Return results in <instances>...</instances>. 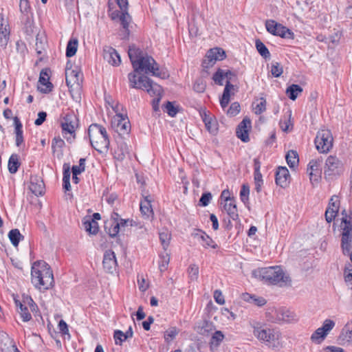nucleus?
Here are the masks:
<instances>
[{
  "label": "nucleus",
  "mask_w": 352,
  "mask_h": 352,
  "mask_svg": "<svg viewBox=\"0 0 352 352\" xmlns=\"http://www.w3.org/2000/svg\"><path fill=\"white\" fill-rule=\"evenodd\" d=\"M112 127L119 135L128 134L131 129L130 122L122 114L117 113L111 122Z\"/></svg>",
  "instance_id": "f8f14e48"
},
{
  "label": "nucleus",
  "mask_w": 352,
  "mask_h": 352,
  "mask_svg": "<svg viewBox=\"0 0 352 352\" xmlns=\"http://www.w3.org/2000/svg\"><path fill=\"white\" fill-rule=\"evenodd\" d=\"M19 9L21 13L27 14L30 10L28 0H20Z\"/></svg>",
  "instance_id": "0e129e2a"
},
{
  "label": "nucleus",
  "mask_w": 352,
  "mask_h": 352,
  "mask_svg": "<svg viewBox=\"0 0 352 352\" xmlns=\"http://www.w3.org/2000/svg\"><path fill=\"white\" fill-rule=\"evenodd\" d=\"M31 276L32 284L40 290L49 289L54 283L52 271L49 265L43 261L34 263Z\"/></svg>",
  "instance_id": "7ed1b4c3"
},
{
  "label": "nucleus",
  "mask_w": 352,
  "mask_h": 352,
  "mask_svg": "<svg viewBox=\"0 0 352 352\" xmlns=\"http://www.w3.org/2000/svg\"><path fill=\"white\" fill-rule=\"evenodd\" d=\"M266 316L270 322L278 324L298 321L296 314L286 307L270 308L266 312Z\"/></svg>",
  "instance_id": "0eeeda50"
},
{
  "label": "nucleus",
  "mask_w": 352,
  "mask_h": 352,
  "mask_svg": "<svg viewBox=\"0 0 352 352\" xmlns=\"http://www.w3.org/2000/svg\"><path fill=\"white\" fill-rule=\"evenodd\" d=\"M49 80L47 69H42L38 79V90L39 91L47 94L52 90L53 85Z\"/></svg>",
  "instance_id": "aec40b11"
},
{
  "label": "nucleus",
  "mask_w": 352,
  "mask_h": 352,
  "mask_svg": "<svg viewBox=\"0 0 352 352\" xmlns=\"http://www.w3.org/2000/svg\"><path fill=\"white\" fill-rule=\"evenodd\" d=\"M289 173L286 167L280 166L276 173V183L282 188L287 186L289 178Z\"/></svg>",
  "instance_id": "4be33fe9"
},
{
  "label": "nucleus",
  "mask_w": 352,
  "mask_h": 352,
  "mask_svg": "<svg viewBox=\"0 0 352 352\" xmlns=\"http://www.w3.org/2000/svg\"><path fill=\"white\" fill-rule=\"evenodd\" d=\"M20 165L19 155L17 154H12L8 160V167L9 172L12 174L16 173Z\"/></svg>",
  "instance_id": "72a5a7b5"
},
{
  "label": "nucleus",
  "mask_w": 352,
  "mask_h": 352,
  "mask_svg": "<svg viewBox=\"0 0 352 352\" xmlns=\"http://www.w3.org/2000/svg\"><path fill=\"white\" fill-rule=\"evenodd\" d=\"M202 120L205 124L206 129L212 134L214 135L218 131V123L215 119H213L206 112L201 114Z\"/></svg>",
  "instance_id": "b1692460"
},
{
  "label": "nucleus",
  "mask_w": 352,
  "mask_h": 352,
  "mask_svg": "<svg viewBox=\"0 0 352 352\" xmlns=\"http://www.w3.org/2000/svg\"><path fill=\"white\" fill-rule=\"evenodd\" d=\"M164 111L170 117H175L179 111V107L175 106L174 104V102L168 101L166 105L164 106Z\"/></svg>",
  "instance_id": "a18cd8bd"
},
{
  "label": "nucleus",
  "mask_w": 352,
  "mask_h": 352,
  "mask_svg": "<svg viewBox=\"0 0 352 352\" xmlns=\"http://www.w3.org/2000/svg\"><path fill=\"white\" fill-rule=\"evenodd\" d=\"M253 334L259 341L272 349H276L281 346V333L276 329L261 325L255 326L254 327Z\"/></svg>",
  "instance_id": "423d86ee"
},
{
  "label": "nucleus",
  "mask_w": 352,
  "mask_h": 352,
  "mask_svg": "<svg viewBox=\"0 0 352 352\" xmlns=\"http://www.w3.org/2000/svg\"><path fill=\"white\" fill-rule=\"evenodd\" d=\"M82 226L86 232L90 234H96L98 231V223L90 217L84 218Z\"/></svg>",
  "instance_id": "c756f323"
},
{
  "label": "nucleus",
  "mask_w": 352,
  "mask_h": 352,
  "mask_svg": "<svg viewBox=\"0 0 352 352\" xmlns=\"http://www.w3.org/2000/svg\"><path fill=\"white\" fill-rule=\"evenodd\" d=\"M334 326L335 322L332 320H325L322 326L318 328L311 335V341L316 344H320L324 340L329 331L333 329Z\"/></svg>",
  "instance_id": "9b49d317"
},
{
  "label": "nucleus",
  "mask_w": 352,
  "mask_h": 352,
  "mask_svg": "<svg viewBox=\"0 0 352 352\" xmlns=\"http://www.w3.org/2000/svg\"><path fill=\"white\" fill-rule=\"evenodd\" d=\"M3 19L0 23V48L5 50L10 41V30L8 24H4Z\"/></svg>",
  "instance_id": "5701e85b"
},
{
  "label": "nucleus",
  "mask_w": 352,
  "mask_h": 352,
  "mask_svg": "<svg viewBox=\"0 0 352 352\" xmlns=\"http://www.w3.org/2000/svg\"><path fill=\"white\" fill-rule=\"evenodd\" d=\"M339 339L343 344L349 345L352 343V320L344 327Z\"/></svg>",
  "instance_id": "a878e982"
},
{
  "label": "nucleus",
  "mask_w": 352,
  "mask_h": 352,
  "mask_svg": "<svg viewBox=\"0 0 352 352\" xmlns=\"http://www.w3.org/2000/svg\"><path fill=\"white\" fill-rule=\"evenodd\" d=\"M30 189L35 195H41L44 192V184L41 180L35 179L34 181L32 179Z\"/></svg>",
  "instance_id": "f704fd0d"
},
{
  "label": "nucleus",
  "mask_w": 352,
  "mask_h": 352,
  "mask_svg": "<svg viewBox=\"0 0 352 352\" xmlns=\"http://www.w3.org/2000/svg\"><path fill=\"white\" fill-rule=\"evenodd\" d=\"M63 188L66 190H69L71 188L70 185V167L69 164H65L63 165Z\"/></svg>",
  "instance_id": "ea45409f"
},
{
  "label": "nucleus",
  "mask_w": 352,
  "mask_h": 352,
  "mask_svg": "<svg viewBox=\"0 0 352 352\" xmlns=\"http://www.w3.org/2000/svg\"><path fill=\"white\" fill-rule=\"evenodd\" d=\"M302 91V88L300 85L293 84L287 88L286 94L289 99L295 100Z\"/></svg>",
  "instance_id": "e433bc0d"
},
{
  "label": "nucleus",
  "mask_w": 352,
  "mask_h": 352,
  "mask_svg": "<svg viewBox=\"0 0 352 352\" xmlns=\"http://www.w3.org/2000/svg\"><path fill=\"white\" fill-rule=\"evenodd\" d=\"M65 81L69 88L79 90L82 81V74L77 69H69L65 71Z\"/></svg>",
  "instance_id": "ddd939ff"
},
{
  "label": "nucleus",
  "mask_w": 352,
  "mask_h": 352,
  "mask_svg": "<svg viewBox=\"0 0 352 352\" xmlns=\"http://www.w3.org/2000/svg\"><path fill=\"white\" fill-rule=\"evenodd\" d=\"M252 274L267 284L289 286L292 283L290 277L279 266L257 269L253 271Z\"/></svg>",
  "instance_id": "20e7f679"
},
{
  "label": "nucleus",
  "mask_w": 352,
  "mask_h": 352,
  "mask_svg": "<svg viewBox=\"0 0 352 352\" xmlns=\"http://www.w3.org/2000/svg\"><path fill=\"white\" fill-rule=\"evenodd\" d=\"M285 158L288 166L291 168H294L298 164V155L297 152L294 150L289 151Z\"/></svg>",
  "instance_id": "c9c22d12"
},
{
  "label": "nucleus",
  "mask_w": 352,
  "mask_h": 352,
  "mask_svg": "<svg viewBox=\"0 0 352 352\" xmlns=\"http://www.w3.org/2000/svg\"><path fill=\"white\" fill-rule=\"evenodd\" d=\"M339 204H340V201L338 199V197L336 195L332 196L329 201V206L327 208L334 210L336 212H338Z\"/></svg>",
  "instance_id": "6e6d98bb"
},
{
  "label": "nucleus",
  "mask_w": 352,
  "mask_h": 352,
  "mask_svg": "<svg viewBox=\"0 0 352 352\" xmlns=\"http://www.w3.org/2000/svg\"><path fill=\"white\" fill-rule=\"evenodd\" d=\"M89 141L92 147L100 153H106L109 146L107 130L98 124H91L88 129Z\"/></svg>",
  "instance_id": "39448f33"
},
{
  "label": "nucleus",
  "mask_w": 352,
  "mask_h": 352,
  "mask_svg": "<svg viewBox=\"0 0 352 352\" xmlns=\"http://www.w3.org/2000/svg\"><path fill=\"white\" fill-rule=\"evenodd\" d=\"M192 235L201 243L203 247L206 248L210 247L215 249L217 248V245L214 241H213V240L206 234V232L200 230H195Z\"/></svg>",
  "instance_id": "412c9836"
},
{
  "label": "nucleus",
  "mask_w": 352,
  "mask_h": 352,
  "mask_svg": "<svg viewBox=\"0 0 352 352\" xmlns=\"http://www.w3.org/2000/svg\"><path fill=\"white\" fill-rule=\"evenodd\" d=\"M118 224H120V230H124V228L128 226H136V223L134 221L130 220V219H120V221H118Z\"/></svg>",
  "instance_id": "e2e57ef3"
},
{
  "label": "nucleus",
  "mask_w": 352,
  "mask_h": 352,
  "mask_svg": "<svg viewBox=\"0 0 352 352\" xmlns=\"http://www.w3.org/2000/svg\"><path fill=\"white\" fill-rule=\"evenodd\" d=\"M14 125V133H15V142L16 146L20 147L23 144L24 139L22 130V124L19 118L16 116L13 118Z\"/></svg>",
  "instance_id": "393cba45"
},
{
  "label": "nucleus",
  "mask_w": 352,
  "mask_h": 352,
  "mask_svg": "<svg viewBox=\"0 0 352 352\" xmlns=\"http://www.w3.org/2000/svg\"><path fill=\"white\" fill-rule=\"evenodd\" d=\"M160 239L164 250L169 245L171 234L168 230H163L159 233Z\"/></svg>",
  "instance_id": "c03bdc74"
},
{
  "label": "nucleus",
  "mask_w": 352,
  "mask_h": 352,
  "mask_svg": "<svg viewBox=\"0 0 352 352\" xmlns=\"http://www.w3.org/2000/svg\"><path fill=\"white\" fill-rule=\"evenodd\" d=\"M103 58L107 62L113 66H118L121 63L120 55L114 48L110 46L104 47Z\"/></svg>",
  "instance_id": "a211bd4d"
},
{
  "label": "nucleus",
  "mask_w": 352,
  "mask_h": 352,
  "mask_svg": "<svg viewBox=\"0 0 352 352\" xmlns=\"http://www.w3.org/2000/svg\"><path fill=\"white\" fill-rule=\"evenodd\" d=\"M65 145V142L60 137H55L52 140V148L55 151L56 148H62Z\"/></svg>",
  "instance_id": "69168bd1"
},
{
  "label": "nucleus",
  "mask_w": 352,
  "mask_h": 352,
  "mask_svg": "<svg viewBox=\"0 0 352 352\" xmlns=\"http://www.w3.org/2000/svg\"><path fill=\"white\" fill-rule=\"evenodd\" d=\"M226 58V53L221 48L210 49L206 54L204 60V64L206 67L213 66L217 60H222Z\"/></svg>",
  "instance_id": "4468645a"
},
{
  "label": "nucleus",
  "mask_w": 352,
  "mask_h": 352,
  "mask_svg": "<svg viewBox=\"0 0 352 352\" xmlns=\"http://www.w3.org/2000/svg\"><path fill=\"white\" fill-rule=\"evenodd\" d=\"M255 44L256 48L261 56L265 59L270 57V53L263 42L258 39Z\"/></svg>",
  "instance_id": "37998d69"
},
{
  "label": "nucleus",
  "mask_w": 352,
  "mask_h": 352,
  "mask_svg": "<svg viewBox=\"0 0 352 352\" xmlns=\"http://www.w3.org/2000/svg\"><path fill=\"white\" fill-rule=\"evenodd\" d=\"M18 311L23 322H28L32 319L28 308L23 304H20V308Z\"/></svg>",
  "instance_id": "de8ad7c7"
},
{
  "label": "nucleus",
  "mask_w": 352,
  "mask_h": 352,
  "mask_svg": "<svg viewBox=\"0 0 352 352\" xmlns=\"http://www.w3.org/2000/svg\"><path fill=\"white\" fill-rule=\"evenodd\" d=\"M251 128V121L249 118H245L240 122L236 129V136L243 142H247L250 140L249 129Z\"/></svg>",
  "instance_id": "6ab92c4d"
},
{
  "label": "nucleus",
  "mask_w": 352,
  "mask_h": 352,
  "mask_svg": "<svg viewBox=\"0 0 352 352\" xmlns=\"http://www.w3.org/2000/svg\"><path fill=\"white\" fill-rule=\"evenodd\" d=\"M188 277L191 281L197 280L199 276V267L196 264H192L188 270Z\"/></svg>",
  "instance_id": "49530a36"
},
{
  "label": "nucleus",
  "mask_w": 352,
  "mask_h": 352,
  "mask_svg": "<svg viewBox=\"0 0 352 352\" xmlns=\"http://www.w3.org/2000/svg\"><path fill=\"white\" fill-rule=\"evenodd\" d=\"M214 298L215 301L219 305H223L225 303L224 297L220 290L214 291Z\"/></svg>",
  "instance_id": "338daca9"
},
{
  "label": "nucleus",
  "mask_w": 352,
  "mask_h": 352,
  "mask_svg": "<svg viewBox=\"0 0 352 352\" xmlns=\"http://www.w3.org/2000/svg\"><path fill=\"white\" fill-rule=\"evenodd\" d=\"M8 236L14 247L18 246L20 240L23 239V236L20 233L18 229L11 230L9 232Z\"/></svg>",
  "instance_id": "a19ab883"
},
{
  "label": "nucleus",
  "mask_w": 352,
  "mask_h": 352,
  "mask_svg": "<svg viewBox=\"0 0 352 352\" xmlns=\"http://www.w3.org/2000/svg\"><path fill=\"white\" fill-rule=\"evenodd\" d=\"M61 127L64 134H74L78 127V118L76 115L73 113L66 114L61 122Z\"/></svg>",
  "instance_id": "2eb2a0df"
},
{
  "label": "nucleus",
  "mask_w": 352,
  "mask_h": 352,
  "mask_svg": "<svg viewBox=\"0 0 352 352\" xmlns=\"http://www.w3.org/2000/svg\"><path fill=\"white\" fill-rule=\"evenodd\" d=\"M265 28L270 34L284 38H294V33L287 28L274 20H267Z\"/></svg>",
  "instance_id": "1a4fd4ad"
},
{
  "label": "nucleus",
  "mask_w": 352,
  "mask_h": 352,
  "mask_svg": "<svg viewBox=\"0 0 352 352\" xmlns=\"http://www.w3.org/2000/svg\"><path fill=\"white\" fill-rule=\"evenodd\" d=\"M102 265L107 273L113 274L116 272L118 263L114 252L109 250L104 253Z\"/></svg>",
  "instance_id": "dca6fc26"
},
{
  "label": "nucleus",
  "mask_w": 352,
  "mask_h": 352,
  "mask_svg": "<svg viewBox=\"0 0 352 352\" xmlns=\"http://www.w3.org/2000/svg\"><path fill=\"white\" fill-rule=\"evenodd\" d=\"M233 87L234 86L230 84L229 81L226 82L223 95L220 99V104L223 109H225L230 102V90L233 89Z\"/></svg>",
  "instance_id": "473e14b6"
},
{
  "label": "nucleus",
  "mask_w": 352,
  "mask_h": 352,
  "mask_svg": "<svg viewBox=\"0 0 352 352\" xmlns=\"http://www.w3.org/2000/svg\"><path fill=\"white\" fill-rule=\"evenodd\" d=\"M140 212L142 217L145 219L153 218V211L151 208V200L148 197H145L140 203Z\"/></svg>",
  "instance_id": "c85d7f7f"
},
{
  "label": "nucleus",
  "mask_w": 352,
  "mask_h": 352,
  "mask_svg": "<svg viewBox=\"0 0 352 352\" xmlns=\"http://www.w3.org/2000/svg\"><path fill=\"white\" fill-rule=\"evenodd\" d=\"M342 171V163L336 157L330 155L327 157L325 162L324 173L325 177H331L340 175Z\"/></svg>",
  "instance_id": "9d476101"
},
{
  "label": "nucleus",
  "mask_w": 352,
  "mask_h": 352,
  "mask_svg": "<svg viewBox=\"0 0 352 352\" xmlns=\"http://www.w3.org/2000/svg\"><path fill=\"white\" fill-rule=\"evenodd\" d=\"M341 248L342 253L349 254L352 248V236H347L346 234H342Z\"/></svg>",
  "instance_id": "2f4dec72"
},
{
  "label": "nucleus",
  "mask_w": 352,
  "mask_h": 352,
  "mask_svg": "<svg viewBox=\"0 0 352 352\" xmlns=\"http://www.w3.org/2000/svg\"><path fill=\"white\" fill-rule=\"evenodd\" d=\"M215 331L214 326L208 322H204L202 325L199 327L198 333L204 336H208L212 335Z\"/></svg>",
  "instance_id": "4c0bfd02"
},
{
  "label": "nucleus",
  "mask_w": 352,
  "mask_h": 352,
  "mask_svg": "<svg viewBox=\"0 0 352 352\" xmlns=\"http://www.w3.org/2000/svg\"><path fill=\"white\" fill-rule=\"evenodd\" d=\"M224 339V334L221 331H214L212 334L210 341L209 342L210 349L212 351H216L223 340Z\"/></svg>",
  "instance_id": "7c9ffc66"
},
{
  "label": "nucleus",
  "mask_w": 352,
  "mask_h": 352,
  "mask_svg": "<svg viewBox=\"0 0 352 352\" xmlns=\"http://www.w3.org/2000/svg\"><path fill=\"white\" fill-rule=\"evenodd\" d=\"M113 338L116 344L121 345L126 339H124V333L120 330H116L114 331Z\"/></svg>",
  "instance_id": "680f3d73"
},
{
  "label": "nucleus",
  "mask_w": 352,
  "mask_h": 352,
  "mask_svg": "<svg viewBox=\"0 0 352 352\" xmlns=\"http://www.w3.org/2000/svg\"><path fill=\"white\" fill-rule=\"evenodd\" d=\"M322 160L320 159L312 160L309 162L307 166V173L309 175V179L313 184L314 182H318L320 178Z\"/></svg>",
  "instance_id": "f3484780"
},
{
  "label": "nucleus",
  "mask_w": 352,
  "mask_h": 352,
  "mask_svg": "<svg viewBox=\"0 0 352 352\" xmlns=\"http://www.w3.org/2000/svg\"><path fill=\"white\" fill-rule=\"evenodd\" d=\"M283 72V68L279 63L276 62L272 64L271 73L274 77H279Z\"/></svg>",
  "instance_id": "8fccbe9b"
},
{
  "label": "nucleus",
  "mask_w": 352,
  "mask_h": 352,
  "mask_svg": "<svg viewBox=\"0 0 352 352\" xmlns=\"http://www.w3.org/2000/svg\"><path fill=\"white\" fill-rule=\"evenodd\" d=\"M225 74L226 73H224V69H219L213 75L212 79L214 80L215 83L219 85H223V80L225 79L223 75Z\"/></svg>",
  "instance_id": "3c124183"
},
{
  "label": "nucleus",
  "mask_w": 352,
  "mask_h": 352,
  "mask_svg": "<svg viewBox=\"0 0 352 352\" xmlns=\"http://www.w3.org/2000/svg\"><path fill=\"white\" fill-rule=\"evenodd\" d=\"M193 89L197 93H203L206 89V83L203 79L199 78L193 85Z\"/></svg>",
  "instance_id": "5fc2aeb1"
},
{
  "label": "nucleus",
  "mask_w": 352,
  "mask_h": 352,
  "mask_svg": "<svg viewBox=\"0 0 352 352\" xmlns=\"http://www.w3.org/2000/svg\"><path fill=\"white\" fill-rule=\"evenodd\" d=\"M223 209L230 219L234 221L239 219V213L235 200L224 203Z\"/></svg>",
  "instance_id": "cd10ccee"
},
{
  "label": "nucleus",
  "mask_w": 352,
  "mask_h": 352,
  "mask_svg": "<svg viewBox=\"0 0 352 352\" xmlns=\"http://www.w3.org/2000/svg\"><path fill=\"white\" fill-rule=\"evenodd\" d=\"M333 138L330 130L322 129L317 133L315 138L316 149L322 153L330 151L333 147Z\"/></svg>",
  "instance_id": "6e6552de"
},
{
  "label": "nucleus",
  "mask_w": 352,
  "mask_h": 352,
  "mask_svg": "<svg viewBox=\"0 0 352 352\" xmlns=\"http://www.w3.org/2000/svg\"><path fill=\"white\" fill-rule=\"evenodd\" d=\"M249 194H250V188L248 186L245 185V184H243L242 186V188H241V192H240V197H241V201L245 204L246 202H248V199H249Z\"/></svg>",
  "instance_id": "13d9d810"
},
{
  "label": "nucleus",
  "mask_w": 352,
  "mask_h": 352,
  "mask_svg": "<svg viewBox=\"0 0 352 352\" xmlns=\"http://www.w3.org/2000/svg\"><path fill=\"white\" fill-rule=\"evenodd\" d=\"M240 111V104L237 102H234L231 104L230 107L227 111V113L230 116H235Z\"/></svg>",
  "instance_id": "bf43d9fd"
},
{
  "label": "nucleus",
  "mask_w": 352,
  "mask_h": 352,
  "mask_svg": "<svg viewBox=\"0 0 352 352\" xmlns=\"http://www.w3.org/2000/svg\"><path fill=\"white\" fill-rule=\"evenodd\" d=\"M120 230L118 221H112L111 225L109 228V234L111 237H115L119 233Z\"/></svg>",
  "instance_id": "864d4df0"
},
{
  "label": "nucleus",
  "mask_w": 352,
  "mask_h": 352,
  "mask_svg": "<svg viewBox=\"0 0 352 352\" xmlns=\"http://www.w3.org/2000/svg\"><path fill=\"white\" fill-rule=\"evenodd\" d=\"M120 21L123 28L129 32V25L131 22V16L128 13V10H121V14L120 16Z\"/></svg>",
  "instance_id": "79ce46f5"
},
{
  "label": "nucleus",
  "mask_w": 352,
  "mask_h": 352,
  "mask_svg": "<svg viewBox=\"0 0 352 352\" xmlns=\"http://www.w3.org/2000/svg\"><path fill=\"white\" fill-rule=\"evenodd\" d=\"M16 50L21 58H24L27 52L26 45L22 41H17L16 42Z\"/></svg>",
  "instance_id": "603ef678"
},
{
  "label": "nucleus",
  "mask_w": 352,
  "mask_h": 352,
  "mask_svg": "<svg viewBox=\"0 0 352 352\" xmlns=\"http://www.w3.org/2000/svg\"><path fill=\"white\" fill-rule=\"evenodd\" d=\"M254 111L255 113L258 115L261 114L266 109V100L263 98H260V102L255 106Z\"/></svg>",
  "instance_id": "4d7b16f0"
},
{
  "label": "nucleus",
  "mask_w": 352,
  "mask_h": 352,
  "mask_svg": "<svg viewBox=\"0 0 352 352\" xmlns=\"http://www.w3.org/2000/svg\"><path fill=\"white\" fill-rule=\"evenodd\" d=\"M128 77L133 88L145 89L151 96L156 97L153 100L152 105L153 110L157 111L163 91L162 87L144 75L139 76L137 79V75L135 73H130Z\"/></svg>",
  "instance_id": "f03ea898"
},
{
  "label": "nucleus",
  "mask_w": 352,
  "mask_h": 352,
  "mask_svg": "<svg viewBox=\"0 0 352 352\" xmlns=\"http://www.w3.org/2000/svg\"><path fill=\"white\" fill-rule=\"evenodd\" d=\"M337 213L338 212L327 208L325 212L326 221L328 223H331L335 219Z\"/></svg>",
  "instance_id": "774afa93"
},
{
  "label": "nucleus",
  "mask_w": 352,
  "mask_h": 352,
  "mask_svg": "<svg viewBox=\"0 0 352 352\" xmlns=\"http://www.w3.org/2000/svg\"><path fill=\"white\" fill-rule=\"evenodd\" d=\"M241 298L244 301L258 307H262L267 303V300L261 296H257L256 295H252L248 293L242 294Z\"/></svg>",
  "instance_id": "bb28decb"
},
{
  "label": "nucleus",
  "mask_w": 352,
  "mask_h": 352,
  "mask_svg": "<svg viewBox=\"0 0 352 352\" xmlns=\"http://www.w3.org/2000/svg\"><path fill=\"white\" fill-rule=\"evenodd\" d=\"M179 330L175 327H173L169 328L164 333V339L166 341L169 342L172 340L178 334Z\"/></svg>",
  "instance_id": "09e8293b"
},
{
  "label": "nucleus",
  "mask_w": 352,
  "mask_h": 352,
  "mask_svg": "<svg viewBox=\"0 0 352 352\" xmlns=\"http://www.w3.org/2000/svg\"><path fill=\"white\" fill-rule=\"evenodd\" d=\"M78 45V41L77 38H71L67 45L66 47V56L72 57L76 53Z\"/></svg>",
  "instance_id": "58836bf2"
},
{
  "label": "nucleus",
  "mask_w": 352,
  "mask_h": 352,
  "mask_svg": "<svg viewBox=\"0 0 352 352\" xmlns=\"http://www.w3.org/2000/svg\"><path fill=\"white\" fill-rule=\"evenodd\" d=\"M211 199L212 195L210 192L204 193L199 199V205L202 206H207L209 204Z\"/></svg>",
  "instance_id": "052dcab7"
},
{
  "label": "nucleus",
  "mask_w": 352,
  "mask_h": 352,
  "mask_svg": "<svg viewBox=\"0 0 352 352\" xmlns=\"http://www.w3.org/2000/svg\"><path fill=\"white\" fill-rule=\"evenodd\" d=\"M128 54L135 72L151 74L162 78H166L168 76L166 72L159 70L157 63L151 56L144 54L139 48L135 46L129 47Z\"/></svg>",
  "instance_id": "f257e3e1"
}]
</instances>
